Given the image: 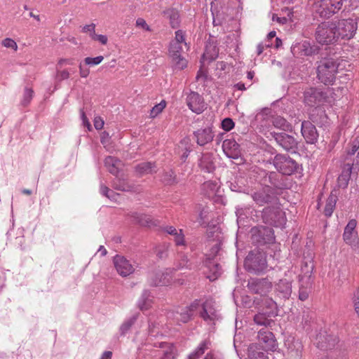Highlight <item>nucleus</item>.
Segmentation results:
<instances>
[{"label":"nucleus","mask_w":359,"mask_h":359,"mask_svg":"<svg viewBox=\"0 0 359 359\" xmlns=\"http://www.w3.org/2000/svg\"><path fill=\"white\" fill-rule=\"evenodd\" d=\"M317 78L326 86L333 85L338 72L339 63L332 57H321L317 61Z\"/></svg>","instance_id":"obj_1"},{"label":"nucleus","mask_w":359,"mask_h":359,"mask_svg":"<svg viewBox=\"0 0 359 359\" xmlns=\"http://www.w3.org/2000/svg\"><path fill=\"white\" fill-rule=\"evenodd\" d=\"M336 23L323 22L318 25L315 32V39L321 45L334 44L338 41Z\"/></svg>","instance_id":"obj_2"},{"label":"nucleus","mask_w":359,"mask_h":359,"mask_svg":"<svg viewBox=\"0 0 359 359\" xmlns=\"http://www.w3.org/2000/svg\"><path fill=\"white\" fill-rule=\"evenodd\" d=\"M325 115V112L320 109H315L309 116L310 121L302 122L301 133L307 144H315L318 141V133L313 123H317V116Z\"/></svg>","instance_id":"obj_3"},{"label":"nucleus","mask_w":359,"mask_h":359,"mask_svg":"<svg viewBox=\"0 0 359 359\" xmlns=\"http://www.w3.org/2000/svg\"><path fill=\"white\" fill-rule=\"evenodd\" d=\"M344 0H314L313 11L321 18H329L342 8Z\"/></svg>","instance_id":"obj_4"},{"label":"nucleus","mask_w":359,"mask_h":359,"mask_svg":"<svg viewBox=\"0 0 359 359\" xmlns=\"http://www.w3.org/2000/svg\"><path fill=\"white\" fill-rule=\"evenodd\" d=\"M266 266L265 253L258 250L250 251L245 259L244 266L250 273H260L266 268Z\"/></svg>","instance_id":"obj_5"},{"label":"nucleus","mask_w":359,"mask_h":359,"mask_svg":"<svg viewBox=\"0 0 359 359\" xmlns=\"http://www.w3.org/2000/svg\"><path fill=\"white\" fill-rule=\"evenodd\" d=\"M252 243L258 246L273 243L275 242L274 231L272 228L265 226H256L250 229Z\"/></svg>","instance_id":"obj_6"},{"label":"nucleus","mask_w":359,"mask_h":359,"mask_svg":"<svg viewBox=\"0 0 359 359\" xmlns=\"http://www.w3.org/2000/svg\"><path fill=\"white\" fill-rule=\"evenodd\" d=\"M276 169L284 175H291L299 169V163L286 154H278L273 159Z\"/></svg>","instance_id":"obj_7"},{"label":"nucleus","mask_w":359,"mask_h":359,"mask_svg":"<svg viewBox=\"0 0 359 359\" xmlns=\"http://www.w3.org/2000/svg\"><path fill=\"white\" fill-rule=\"evenodd\" d=\"M262 219L264 223L276 227H284L286 224L285 212L279 207H266L262 211Z\"/></svg>","instance_id":"obj_8"},{"label":"nucleus","mask_w":359,"mask_h":359,"mask_svg":"<svg viewBox=\"0 0 359 359\" xmlns=\"http://www.w3.org/2000/svg\"><path fill=\"white\" fill-rule=\"evenodd\" d=\"M154 337L152 334V331H150L146 344L147 349L150 350L151 347L159 348L163 350V355L161 359H177L178 353L174 344L165 341L153 342Z\"/></svg>","instance_id":"obj_9"},{"label":"nucleus","mask_w":359,"mask_h":359,"mask_svg":"<svg viewBox=\"0 0 359 359\" xmlns=\"http://www.w3.org/2000/svg\"><path fill=\"white\" fill-rule=\"evenodd\" d=\"M271 137L278 146L283 150L290 153H296L299 142L292 135L285 132H271Z\"/></svg>","instance_id":"obj_10"},{"label":"nucleus","mask_w":359,"mask_h":359,"mask_svg":"<svg viewBox=\"0 0 359 359\" xmlns=\"http://www.w3.org/2000/svg\"><path fill=\"white\" fill-rule=\"evenodd\" d=\"M253 201L259 205L269 204H277L278 198L274 191V189L270 186H265L262 189L255 191L252 194Z\"/></svg>","instance_id":"obj_11"},{"label":"nucleus","mask_w":359,"mask_h":359,"mask_svg":"<svg viewBox=\"0 0 359 359\" xmlns=\"http://www.w3.org/2000/svg\"><path fill=\"white\" fill-rule=\"evenodd\" d=\"M337 35L338 40H349L352 39L357 30L358 24L353 19H344L336 23Z\"/></svg>","instance_id":"obj_12"},{"label":"nucleus","mask_w":359,"mask_h":359,"mask_svg":"<svg viewBox=\"0 0 359 359\" xmlns=\"http://www.w3.org/2000/svg\"><path fill=\"white\" fill-rule=\"evenodd\" d=\"M327 93L316 87L307 88L304 91V102L309 107L318 105L327 100Z\"/></svg>","instance_id":"obj_13"},{"label":"nucleus","mask_w":359,"mask_h":359,"mask_svg":"<svg viewBox=\"0 0 359 359\" xmlns=\"http://www.w3.org/2000/svg\"><path fill=\"white\" fill-rule=\"evenodd\" d=\"M247 287L252 293L264 296L271 290L273 285L267 278H252L248 280Z\"/></svg>","instance_id":"obj_14"},{"label":"nucleus","mask_w":359,"mask_h":359,"mask_svg":"<svg viewBox=\"0 0 359 359\" xmlns=\"http://www.w3.org/2000/svg\"><path fill=\"white\" fill-rule=\"evenodd\" d=\"M338 337L332 332L321 330L316 335L317 346L320 349H331L338 343Z\"/></svg>","instance_id":"obj_15"},{"label":"nucleus","mask_w":359,"mask_h":359,"mask_svg":"<svg viewBox=\"0 0 359 359\" xmlns=\"http://www.w3.org/2000/svg\"><path fill=\"white\" fill-rule=\"evenodd\" d=\"M200 316L210 325H215V321L220 318L212 300H206L202 304V311L200 313Z\"/></svg>","instance_id":"obj_16"},{"label":"nucleus","mask_w":359,"mask_h":359,"mask_svg":"<svg viewBox=\"0 0 359 359\" xmlns=\"http://www.w3.org/2000/svg\"><path fill=\"white\" fill-rule=\"evenodd\" d=\"M257 338L259 345L265 351H275L277 347L276 340L273 334L268 330H261L258 332Z\"/></svg>","instance_id":"obj_17"},{"label":"nucleus","mask_w":359,"mask_h":359,"mask_svg":"<svg viewBox=\"0 0 359 359\" xmlns=\"http://www.w3.org/2000/svg\"><path fill=\"white\" fill-rule=\"evenodd\" d=\"M319 47L315 45H311L309 41H304L294 45L291 51L293 55H299L300 56H311L318 53Z\"/></svg>","instance_id":"obj_18"},{"label":"nucleus","mask_w":359,"mask_h":359,"mask_svg":"<svg viewBox=\"0 0 359 359\" xmlns=\"http://www.w3.org/2000/svg\"><path fill=\"white\" fill-rule=\"evenodd\" d=\"M112 187L114 189L121 191H140V187L133 183H130L124 175H121L120 176L118 175H116V177L113 180Z\"/></svg>","instance_id":"obj_19"},{"label":"nucleus","mask_w":359,"mask_h":359,"mask_svg":"<svg viewBox=\"0 0 359 359\" xmlns=\"http://www.w3.org/2000/svg\"><path fill=\"white\" fill-rule=\"evenodd\" d=\"M182 45L178 42H171L169 48V53L175 63V67L178 69H183L187 66V61L183 58L180 52L182 51Z\"/></svg>","instance_id":"obj_20"},{"label":"nucleus","mask_w":359,"mask_h":359,"mask_svg":"<svg viewBox=\"0 0 359 359\" xmlns=\"http://www.w3.org/2000/svg\"><path fill=\"white\" fill-rule=\"evenodd\" d=\"M114 264L118 273L123 277H126L134 271L133 265L123 256H115Z\"/></svg>","instance_id":"obj_21"},{"label":"nucleus","mask_w":359,"mask_h":359,"mask_svg":"<svg viewBox=\"0 0 359 359\" xmlns=\"http://www.w3.org/2000/svg\"><path fill=\"white\" fill-rule=\"evenodd\" d=\"M222 149L229 158L233 159L240 158L241 161L243 160L240 145L234 140H225L222 144Z\"/></svg>","instance_id":"obj_22"},{"label":"nucleus","mask_w":359,"mask_h":359,"mask_svg":"<svg viewBox=\"0 0 359 359\" xmlns=\"http://www.w3.org/2000/svg\"><path fill=\"white\" fill-rule=\"evenodd\" d=\"M187 103L189 109L197 114L201 113L205 109L203 97L196 92H191L187 97Z\"/></svg>","instance_id":"obj_23"},{"label":"nucleus","mask_w":359,"mask_h":359,"mask_svg":"<svg viewBox=\"0 0 359 359\" xmlns=\"http://www.w3.org/2000/svg\"><path fill=\"white\" fill-rule=\"evenodd\" d=\"M287 348V353L291 359H300L302 355L303 345L299 339L292 338L287 339L285 343Z\"/></svg>","instance_id":"obj_24"},{"label":"nucleus","mask_w":359,"mask_h":359,"mask_svg":"<svg viewBox=\"0 0 359 359\" xmlns=\"http://www.w3.org/2000/svg\"><path fill=\"white\" fill-rule=\"evenodd\" d=\"M277 295L283 299H288L292 294V280L286 278L279 280L275 285Z\"/></svg>","instance_id":"obj_25"},{"label":"nucleus","mask_w":359,"mask_h":359,"mask_svg":"<svg viewBox=\"0 0 359 359\" xmlns=\"http://www.w3.org/2000/svg\"><path fill=\"white\" fill-rule=\"evenodd\" d=\"M196 142L200 146H204L213 140L214 135L211 127L201 128L194 133Z\"/></svg>","instance_id":"obj_26"},{"label":"nucleus","mask_w":359,"mask_h":359,"mask_svg":"<svg viewBox=\"0 0 359 359\" xmlns=\"http://www.w3.org/2000/svg\"><path fill=\"white\" fill-rule=\"evenodd\" d=\"M205 264L208 269V271L205 272L207 278L210 281L217 280L222 274L220 264L214 260H205Z\"/></svg>","instance_id":"obj_27"},{"label":"nucleus","mask_w":359,"mask_h":359,"mask_svg":"<svg viewBox=\"0 0 359 359\" xmlns=\"http://www.w3.org/2000/svg\"><path fill=\"white\" fill-rule=\"evenodd\" d=\"M170 280L169 279V274L163 271H158L151 274L149 280V283L151 286H163L169 284Z\"/></svg>","instance_id":"obj_28"},{"label":"nucleus","mask_w":359,"mask_h":359,"mask_svg":"<svg viewBox=\"0 0 359 359\" xmlns=\"http://www.w3.org/2000/svg\"><path fill=\"white\" fill-rule=\"evenodd\" d=\"M198 166L205 172H212L215 169L214 156L212 154H203L199 160Z\"/></svg>","instance_id":"obj_29"},{"label":"nucleus","mask_w":359,"mask_h":359,"mask_svg":"<svg viewBox=\"0 0 359 359\" xmlns=\"http://www.w3.org/2000/svg\"><path fill=\"white\" fill-rule=\"evenodd\" d=\"M357 225L355 219H351L344 229L343 234L344 240L347 244H353L357 238V232L355 229Z\"/></svg>","instance_id":"obj_30"},{"label":"nucleus","mask_w":359,"mask_h":359,"mask_svg":"<svg viewBox=\"0 0 359 359\" xmlns=\"http://www.w3.org/2000/svg\"><path fill=\"white\" fill-rule=\"evenodd\" d=\"M269 182L275 189L283 190L287 189V183L282 175L275 172H271L268 174Z\"/></svg>","instance_id":"obj_31"},{"label":"nucleus","mask_w":359,"mask_h":359,"mask_svg":"<svg viewBox=\"0 0 359 359\" xmlns=\"http://www.w3.org/2000/svg\"><path fill=\"white\" fill-rule=\"evenodd\" d=\"M352 172V166L348 163L346 164L342 170L341 173L338 177L337 184L339 188L345 189L348 184Z\"/></svg>","instance_id":"obj_32"},{"label":"nucleus","mask_w":359,"mask_h":359,"mask_svg":"<svg viewBox=\"0 0 359 359\" xmlns=\"http://www.w3.org/2000/svg\"><path fill=\"white\" fill-rule=\"evenodd\" d=\"M262 311H266L268 316H276L278 314L277 304L271 298L264 297L262 299Z\"/></svg>","instance_id":"obj_33"},{"label":"nucleus","mask_w":359,"mask_h":359,"mask_svg":"<svg viewBox=\"0 0 359 359\" xmlns=\"http://www.w3.org/2000/svg\"><path fill=\"white\" fill-rule=\"evenodd\" d=\"M313 281V280H299V299L300 300L304 301L308 299L309 293L311 292Z\"/></svg>","instance_id":"obj_34"},{"label":"nucleus","mask_w":359,"mask_h":359,"mask_svg":"<svg viewBox=\"0 0 359 359\" xmlns=\"http://www.w3.org/2000/svg\"><path fill=\"white\" fill-rule=\"evenodd\" d=\"M156 165L155 163L151 162H142L135 166V171L138 175L142 176L147 174H152L156 172L155 168Z\"/></svg>","instance_id":"obj_35"},{"label":"nucleus","mask_w":359,"mask_h":359,"mask_svg":"<svg viewBox=\"0 0 359 359\" xmlns=\"http://www.w3.org/2000/svg\"><path fill=\"white\" fill-rule=\"evenodd\" d=\"M163 16L170 20V25L173 29L180 25V15L178 11L174 8H168L163 12Z\"/></svg>","instance_id":"obj_36"},{"label":"nucleus","mask_w":359,"mask_h":359,"mask_svg":"<svg viewBox=\"0 0 359 359\" xmlns=\"http://www.w3.org/2000/svg\"><path fill=\"white\" fill-rule=\"evenodd\" d=\"M121 165V161L117 158L109 156L104 159V165L107 167L108 171L115 176L118 174V167Z\"/></svg>","instance_id":"obj_37"},{"label":"nucleus","mask_w":359,"mask_h":359,"mask_svg":"<svg viewBox=\"0 0 359 359\" xmlns=\"http://www.w3.org/2000/svg\"><path fill=\"white\" fill-rule=\"evenodd\" d=\"M271 123L273 126L283 131H291L292 126L285 118L280 116H276L272 117Z\"/></svg>","instance_id":"obj_38"},{"label":"nucleus","mask_w":359,"mask_h":359,"mask_svg":"<svg viewBox=\"0 0 359 359\" xmlns=\"http://www.w3.org/2000/svg\"><path fill=\"white\" fill-rule=\"evenodd\" d=\"M314 266L311 261L304 262L302 266V273L299 276V280H313L312 273Z\"/></svg>","instance_id":"obj_39"},{"label":"nucleus","mask_w":359,"mask_h":359,"mask_svg":"<svg viewBox=\"0 0 359 359\" xmlns=\"http://www.w3.org/2000/svg\"><path fill=\"white\" fill-rule=\"evenodd\" d=\"M212 243H213L211 244L210 253L207 255L206 260H214L215 258L219 255V252L221 250L220 246L222 243V238H216V241L213 239Z\"/></svg>","instance_id":"obj_40"},{"label":"nucleus","mask_w":359,"mask_h":359,"mask_svg":"<svg viewBox=\"0 0 359 359\" xmlns=\"http://www.w3.org/2000/svg\"><path fill=\"white\" fill-rule=\"evenodd\" d=\"M272 316H268L266 311H260L254 316V321L259 325L270 326L273 321L270 319Z\"/></svg>","instance_id":"obj_41"},{"label":"nucleus","mask_w":359,"mask_h":359,"mask_svg":"<svg viewBox=\"0 0 359 359\" xmlns=\"http://www.w3.org/2000/svg\"><path fill=\"white\" fill-rule=\"evenodd\" d=\"M132 217L134 218V221L141 226H150L153 224V221L149 215L133 213Z\"/></svg>","instance_id":"obj_42"},{"label":"nucleus","mask_w":359,"mask_h":359,"mask_svg":"<svg viewBox=\"0 0 359 359\" xmlns=\"http://www.w3.org/2000/svg\"><path fill=\"white\" fill-rule=\"evenodd\" d=\"M161 181L165 185H172L177 183L176 175L172 170L165 172L162 175Z\"/></svg>","instance_id":"obj_43"},{"label":"nucleus","mask_w":359,"mask_h":359,"mask_svg":"<svg viewBox=\"0 0 359 359\" xmlns=\"http://www.w3.org/2000/svg\"><path fill=\"white\" fill-rule=\"evenodd\" d=\"M193 313H191V311H189V309L185 308L181 313L177 312L176 313L175 319L177 323L181 322L183 323H186L191 319Z\"/></svg>","instance_id":"obj_44"},{"label":"nucleus","mask_w":359,"mask_h":359,"mask_svg":"<svg viewBox=\"0 0 359 359\" xmlns=\"http://www.w3.org/2000/svg\"><path fill=\"white\" fill-rule=\"evenodd\" d=\"M218 188L217 183L212 181H208L203 184V190L206 192L209 196L216 193Z\"/></svg>","instance_id":"obj_45"},{"label":"nucleus","mask_w":359,"mask_h":359,"mask_svg":"<svg viewBox=\"0 0 359 359\" xmlns=\"http://www.w3.org/2000/svg\"><path fill=\"white\" fill-rule=\"evenodd\" d=\"M321 359H347L344 351L340 350L331 351L327 355Z\"/></svg>","instance_id":"obj_46"},{"label":"nucleus","mask_w":359,"mask_h":359,"mask_svg":"<svg viewBox=\"0 0 359 359\" xmlns=\"http://www.w3.org/2000/svg\"><path fill=\"white\" fill-rule=\"evenodd\" d=\"M336 199L332 196H330L328 198V201L325 205L324 209V214L327 217H330L333 212V209L335 206Z\"/></svg>","instance_id":"obj_47"},{"label":"nucleus","mask_w":359,"mask_h":359,"mask_svg":"<svg viewBox=\"0 0 359 359\" xmlns=\"http://www.w3.org/2000/svg\"><path fill=\"white\" fill-rule=\"evenodd\" d=\"M149 292L148 290H144L142 292L141 299L140 300L139 304H138L139 308L141 310L148 309V306L149 305Z\"/></svg>","instance_id":"obj_48"},{"label":"nucleus","mask_w":359,"mask_h":359,"mask_svg":"<svg viewBox=\"0 0 359 359\" xmlns=\"http://www.w3.org/2000/svg\"><path fill=\"white\" fill-rule=\"evenodd\" d=\"M179 256H180V259L178 261L177 268L178 269H184L185 268V269H192L191 264L189 263L187 256L182 253H180L179 255Z\"/></svg>","instance_id":"obj_49"},{"label":"nucleus","mask_w":359,"mask_h":359,"mask_svg":"<svg viewBox=\"0 0 359 359\" xmlns=\"http://www.w3.org/2000/svg\"><path fill=\"white\" fill-rule=\"evenodd\" d=\"M100 191L101 194L106 196L110 200H115L117 194L115 193L113 190L109 189L107 186L102 184L100 186Z\"/></svg>","instance_id":"obj_50"},{"label":"nucleus","mask_w":359,"mask_h":359,"mask_svg":"<svg viewBox=\"0 0 359 359\" xmlns=\"http://www.w3.org/2000/svg\"><path fill=\"white\" fill-rule=\"evenodd\" d=\"M136 319L135 316H133L121 325L120 331L122 335L125 334L130 329L136 321Z\"/></svg>","instance_id":"obj_51"},{"label":"nucleus","mask_w":359,"mask_h":359,"mask_svg":"<svg viewBox=\"0 0 359 359\" xmlns=\"http://www.w3.org/2000/svg\"><path fill=\"white\" fill-rule=\"evenodd\" d=\"M166 106L165 100H162L159 104H156L150 111V116L151 118L156 117L160 114Z\"/></svg>","instance_id":"obj_52"},{"label":"nucleus","mask_w":359,"mask_h":359,"mask_svg":"<svg viewBox=\"0 0 359 359\" xmlns=\"http://www.w3.org/2000/svg\"><path fill=\"white\" fill-rule=\"evenodd\" d=\"M34 91L32 88H25L22 105L27 106L32 99Z\"/></svg>","instance_id":"obj_53"},{"label":"nucleus","mask_w":359,"mask_h":359,"mask_svg":"<svg viewBox=\"0 0 359 359\" xmlns=\"http://www.w3.org/2000/svg\"><path fill=\"white\" fill-rule=\"evenodd\" d=\"M104 57L102 55L95 57H86L84 59V62L87 65H99L102 60Z\"/></svg>","instance_id":"obj_54"},{"label":"nucleus","mask_w":359,"mask_h":359,"mask_svg":"<svg viewBox=\"0 0 359 359\" xmlns=\"http://www.w3.org/2000/svg\"><path fill=\"white\" fill-rule=\"evenodd\" d=\"M168 246L167 245H163L161 246H159L156 248V255L160 259H164L167 257L168 256Z\"/></svg>","instance_id":"obj_55"},{"label":"nucleus","mask_w":359,"mask_h":359,"mask_svg":"<svg viewBox=\"0 0 359 359\" xmlns=\"http://www.w3.org/2000/svg\"><path fill=\"white\" fill-rule=\"evenodd\" d=\"M249 359H269V358L263 352L259 351H252L249 353Z\"/></svg>","instance_id":"obj_56"},{"label":"nucleus","mask_w":359,"mask_h":359,"mask_svg":"<svg viewBox=\"0 0 359 359\" xmlns=\"http://www.w3.org/2000/svg\"><path fill=\"white\" fill-rule=\"evenodd\" d=\"M234 127V122L230 118H226L222 121V128L226 131L231 130Z\"/></svg>","instance_id":"obj_57"},{"label":"nucleus","mask_w":359,"mask_h":359,"mask_svg":"<svg viewBox=\"0 0 359 359\" xmlns=\"http://www.w3.org/2000/svg\"><path fill=\"white\" fill-rule=\"evenodd\" d=\"M69 76H70V73L67 70L64 69V70L60 71L59 69H57V74L55 76V79L58 81H61L66 80V79H69Z\"/></svg>","instance_id":"obj_58"},{"label":"nucleus","mask_w":359,"mask_h":359,"mask_svg":"<svg viewBox=\"0 0 359 359\" xmlns=\"http://www.w3.org/2000/svg\"><path fill=\"white\" fill-rule=\"evenodd\" d=\"M2 45L6 48H11L15 50L18 49V45L16 42L11 38H6L2 41Z\"/></svg>","instance_id":"obj_59"},{"label":"nucleus","mask_w":359,"mask_h":359,"mask_svg":"<svg viewBox=\"0 0 359 359\" xmlns=\"http://www.w3.org/2000/svg\"><path fill=\"white\" fill-rule=\"evenodd\" d=\"M175 236V242L177 245H184V236L182 233V230L180 229V232H177V234L174 235Z\"/></svg>","instance_id":"obj_60"},{"label":"nucleus","mask_w":359,"mask_h":359,"mask_svg":"<svg viewBox=\"0 0 359 359\" xmlns=\"http://www.w3.org/2000/svg\"><path fill=\"white\" fill-rule=\"evenodd\" d=\"M95 25L92 23L90 25H86L83 27V32L84 33H89V35L90 38L92 39L93 36L95 35Z\"/></svg>","instance_id":"obj_61"},{"label":"nucleus","mask_w":359,"mask_h":359,"mask_svg":"<svg viewBox=\"0 0 359 359\" xmlns=\"http://www.w3.org/2000/svg\"><path fill=\"white\" fill-rule=\"evenodd\" d=\"M353 300L355 310L359 316V290H357L356 292H355V293L353 294Z\"/></svg>","instance_id":"obj_62"},{"label":"nucleus","mask_w":359,"mask_h":359,"mask_svg":"<svg viewBox=\"0 0 359 359\" xmlns=\"http://www.w3.org/2000/svg\"><path fill=\"white\" fill-rule=\"evenodd\" d=\"M210 344V341L205 340L202 341L198 347L196 348L198 350V352L199 353L203 354L205 353V351L208 348V345Z\"/></svg>","instance_id":"obj_63"},{"label":"nucleus","mask_w":359,"mask_h":359,"mask_svg":"<svg viewBox=\"0 0 359 359\" xmlns=\"http://www.w3.org/2000/svg\"><path fill=\"white\" fill-rule=\"evenodd\" d=\"M92 39L94 41H98L102 44L105 45L107 43V37L105 35L102 34H96L93 36Z\"/></svg>","instance_id":"obj_64"}]
</instances>
